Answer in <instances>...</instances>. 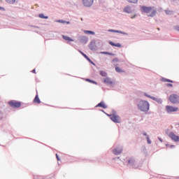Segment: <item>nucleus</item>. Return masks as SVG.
<instances>
[{
    "instance_id": "nucleus-1",
    "label": "nucleus",
    "mask_w": 179,
    "mask_h": 179,
    "mask_svg": "<svg viewBox=\"0 0 179 179\" xmlns=\"http://www.w3.org/2000/svg\"><path fill=\"white\" fill-rule=\"evenodd\" d=\"M137 108L142 113H148L150 110V104L149 101L141 99L137 103Z\"/></svg>"
},
{
    "instance_id": "nucleus-2",
    "label": "nucleus",
    "mask_w": 179,
    "mask_h": 179,
    "mask_svg": "<svg viewBox=\"0 0 179 179\" xmlns=\"http://www.w3.org/2000/svg\"><path fill=\"white\" fill-rule=\"evenodd\" d=\"M141 9L142 12L147 13V16H148V17H155V16H156V10H153L152 7L142 6Z\"/></svg>"
},
{
    "instance_id": "nucleus-3",
    "label": "nucleus",
    "mask_w": 179,
    "mask_h": 179,
    "mask_svg": "<svg viewBox=\"0 0 179 179\" xmlns=\"http://www.w3.org/2000/svg\"><path fill=\"white\" fill-rule=\"evenodd\" d=\"M109 117H110L111 121H113V122H115V124H120V122H121V117H120V116L115 114V110L113 111L112 115H109Z\"/></svg>"
},
{
    "instance_id": "nucleus-4",
    "label": "nucleus",
    "mask_w": 179,
    "mask_h": 179,
    "mask_svg": "<svg viewBox=\"0 0 179 179\" xmlns=\"http://www.w3.org/2000/svg\"><path fill=\"white\" fill-rule=\"evenodd\" d=\"M165 110L168 114H171L172 113H177L178 108L167 105L165 107Z\"/></svg>"
},
{
    "instance_id": "nucleus-5",
    "label": "nucleus",
    "mask_w": 179,
    "mask_h": 179,
    "mask_svg": "<svg viewBox=\"0 0 179 179\" xmlns=\"http://www.w3.org/2000/svg\"><path fill=\"white\" fill-rule=\"evenodd\" d=\"M166 135H168L169 136V138L173 141L174 142H179V136L176 135V134H174V132L171 131V132H168L167 131H166Z\"/></svg>"
},
{
    "instance_id": "nucleus-6",
    "label": "nucleus",
    "mask_w": 179,
    "mask_h": 179,
    "mask_svg": "<svg viewBox=\"0 0 179 179\" xmlns=\"http://www.w3.org/2000/svg\"><path fill=\"white\" fill-rule=\"evenodd\" d=\"M169 101L171 103H173V104H177V103H179V96L176 94H173L170 95Z\"/></svg>"
},
{
    "instance_id": "nucleus-7",
    "label": "nucleus",
    "mask_w": 179,
    "mask_h": 179,
    "mask_svg": "<svg viewBox=\"0 0 179 179\" xmlns=\"http://www.w3.org/2000/svg\"><path fill=\"white\" fill-rule=\"evenodd\" d=\"M127 164L131 167H134V169H138L136 160L134 157L129 158L127 159Z\"/></svg>"
},
{
    "instance_id": "nucleus-8",
    "label": "nucleus",
    "mask_w": 179,
    "mask_h": 179,
    "mask_svg": "<svg viewBox=\"0 0 179 179\" xmlns=\"http://www.w3.org/2000/svg\"><path fill=\"white\" fill-rule=\"evenodd\" d=\"M82 3L85 8H92L94 3V0H82Z\"/></svg>"
},
{
    "instance_id": "nucleus-9",
    "label": "nucleus",
    "mask_w": 179,
    "mask_h": 179,
    "mask_svg": "<svg viewBox=\"0 0 179 179\" xmlns=\"http://www.w3.org/2000/svg\"><path fill=\"white\" fill-rule=\"evenodd\" d=\"M89 48L91 50V51H97L99 50V48L97 45H96V41L92 40L90 44H89Z\"/></svg>"
},
{
    "instance_id": "nucleus-10",
    "label": "nucleus",
    "mask_w": 179,
    "mask_h": 179,
    "mask_svg": "<svg viewBox=\"0 0 179 179\" xmlns=\"http://www.w3.org/2000/svg\"><path fill=\"white\" fill-rule=\"evenodd\" d=\"M144 96H145V97H148L149 99H151L152 100H154V101H157V103H159V104H162V103H163V101L160 98L152 96L148 94L147 93H145Z\"/></svg>"
},
{
    "instance_id": "nucleus-11",
    "label": "nucleus",
    "mask_w": 179,
    "mask_h": 179,
    "mask_svg": "<svg viewBox=\"0 0 179 179\" xmlns=\"http://www.w3.org/2000/svg\"><path fill=\"white\" fill-rule=\"evenodd\" d=\"M123 12H124V13L131 14L135 12V9H133L132 6L128 5L126 7H124Z\"/></svg>"
},
{
    "instance_id": "nucleus-12",
    "label": "nucleus",
    "mask_w": 179,
    "mask_h": 179,
    "mask_svg": "<svg viewBox=\"0 0 179 179\" xmlns=\"http://www.w3.org/2000/svg\"><path fill=\"white\" fill-rule=\"evenodd\" d=\"M8 104L10 106V107H13V108H19V107L22 106V103L20 102H16L14 101H9Z\"/></svg>"
},
{
    "instance_id": "nucleus-13",
    "label": "nucleus",
    "mask_w": 179,
    "mask_h": 179,
    "mask_svg": "<svg viewBox=\"0 0 179 179\" xmlns=\"http://www.w3.org/2000/svg\"><path fill=\"white\" fill-rule=\"evenodd\" d=\"M78 41L80 43H82L83 44H87V42L89 41V38L86 36H80L78 37Z\"/></svg>"
},
{
    "instance_id": "nucleus-14",
    "label": "nucleus",
    "mask_w": 179,
    "mask_h": 179,
    "mask_svg": "<svg viewBox=\"0 0 179 179\" xmlns=\"http://www.w3.org/2000/svg\"><path fill=\"white\" fill-rule=\"evenodd\" d=\"M114 155H115L116 156H118V155H121V153H122V146L119 145L117 146L116 148H115L113 150Z\"/></svg>"
},
{
    "instance_id": "nucleus-15",
    "label": "nucleus",
    "mask_w": 179,
    "mask_h": 179,
    "mask_svg": "<svg viewBox=\"0 0 179 179\" xmlns=\"http://www.w3.org/2000/svg\"><path fill=\"white\" fill-rule=\"evenodd\" d=\"M108 31H109L110 33H119L120 34H123L124 36H128L127 33L115 29H108Z\"/></svg>"
},
{
    "instance_id": "nucleus-16",
    "label": "nucleus",
    "mask_w": 179,
    "mask_h": 179,
    "mask_svg": "<svg viewBox=\"0 0 179 179\" xmlns=\"http://www.w3.org/2000/svg\"><path fill=\"white\" fill-rule=\"evenodd\" d=\"M103 83L106 85H114V82L113 81V80H111V78L108 77H106L103 79Z\"/></svg>"
},
{
    "instance_id": "nucleus-17",
    "label": "nucleus",
    "mask_w": 179,
    "mask_h": 179,
    "mask_svg": "<svg viewBox=\"0 0 179 179\" xmlns=\"http://www.w3.org/2000/svg\"><path fill=\"white\" fill-rule=\"evenodd\" d=\"M96 107H101V108H107V105L104 103V101H101L99 103H98Z\"/></svg>"
},
{
    "instance_id": "nucleus-18",
    "label": "nucleus",
    "mask_w": 179,
    "mask_h": 179,
    "mask_svg": "<svg viewBox=\"0 0 179 179\" xmlns=\"http://www.w3.org/2000/svg\"><path fill=\"white\" fill-rule=\"evenodd\" d=\"M34 103H37V104H40V103H41V101H40V98H38V95H36L34 99Z\"/></svg>"
},
{
    "instance_id": "nucleus-19",
    "label": "nucleus",
    "mask_w": 179,
    "mask_h": 179,
    "mask_svg": "<svg viewBox=\"0 0 179 179\" xmlns=\"http://www.w3.org/2000/svg\"><path fill=\"white\" fill-rule=\"evenodd\" d=\"M62 38H64V40H66V41H73V39H72V38H71V37L66 36L65 35H62Z\"/></svg>"
},
{
    "instance_id": "nucleus-20",
    "label": "nucleus",
    "mask_w": 179,
    "mask_h": 179,
    "mask_svg": "<svg viewBox=\"0 0 179 179\" xmlns=\"http://www.w3.org/2000/svg\"><path fill=\"white\" fill-rule=\"evenodd\" d=\"M84 33L85 34H92V36H94V34H96V33L93 31H89V30H85Z\"/></svg>"
},
{
    "instance_id": "nucleus-21",
    "label": "nucleus",
    "mask_w": 179,
    "mask_h": 179,
    "mask_svg": "<svg viewBox=\"0 0 179 179\" xmlns=\"http://www.w3.org/2000/svg\"><path fill=\"white\" fill-rule=\"evenodd\" d=\"M100 54H103L105 55H112V56L115 55V54L111 53V52H101Z\"/></svg>"
},
{
    "instance_id": "nucleus-22",
    "label": "nucleus",
    "mask_w": 179,
    "mask_h": 179,
    "mask_svg": "<svg viewBox=\"0 0 179 179\" xmlns=\"http://www.w3.org/2000/svg\"><path fill=\"white\" fill-rule=\"evenodd\" d=\"M162 82H169V83H174V81H173L170 79L164 78H163L162 79Z\"/></svg>"
},
{
    "instance_id": "nucleus-23",
    "label": "nucleus",
    "mask_w": 179,
    "mask_h": 179,
    "mask_svg": "<svg viewBox=\"0 0 179 179\" xmlns=\"http://www.w3.org/2000/svg\"><path fill=\"white\" fill-rule=\"evenodd\" d=\"M7 3H10V5H13L16 2V0H6Z\"/></svg>"
},
{
    "instance_id": "nucleus-24",
    "label": "nucleus",
    "mask_w": 179,
    "mask_h": 179,
    "mask_svg": "<svg viewBox=\"0 0 179 179\" xmlns=\"http://www.w3.org/2000/svg\"><path fill=\"white\" fill-rule=\"evenodd\" d=\"M38 17L41 19H48V16H45L43 13L39 14Z\"/></svg>"
},
{
    "instance_id": "nucleus-25",
    "label": "nucleus",
    "mask_w": 179,
    "mask_h": 179,
    "mask_svg": "<svg viewBox=\"0 0 179 179\" xmlns=\"http://www.w3.org/2000/svg\"><path fill=\"white\" fill-rule=\"evenodd\" d=\"M99 73H100L101 76H104V77L107 76V73L104 71H100Z\"/></svg>"
},
{
    "instance_id": "nucleus-26",
    "label": "nucleus",
    "mask_w": 179,
    "mask_h": 179,
    "mask_svg": "<svg viewBox=\"0 0 179 179\" xmlns=\"http://www.w3.org/2000/svg\"><path fill=\"white\" fill-rule=\"evenodd\" d=\"M129 3H138V0H127Z\"/></svg>"
},
{
    "instance_id": "nucleus-27",
    "label": "nucleus",
    "mask_w": 179,
    "mask_h": 179,
    "mask_svg": "<svg viewBox=\"0 0 179 179\" xmlns=\"http://www.w3.org/2000/svg\"><path fill=\"white\" fill-rule=\"evenodd\" d=\"M86 81L90 82V83H94V85H97V83L96 81H93V80L89 79V78H87Z\"/></svg>"
},
{
    "instance_id": "nucleus-28",
    "label": "nucleus",
    "mask_w": 179,
    "mask_h": 179,
    "mask_svg": "<svg viewBox=\"0 0 179 179\" xmlns=\"http://www.w3.org/2000/svg\"><path fill=\"white\" fill-rule=\"evenodd\" d=\"M146 139L147 143H148V145H150L152 143V141H150V138L149 137V136H147Z\"/></svg>"
},
{
    "instance_id": "nucleus-29",
    "label": "nucleus",
    "mask_w": 179,
    "mask_h": 179,
    "mask_svg": "<svg viewBox=\"0 0 179 179\" xmlns=\"http://www.w3.org/2000/svg\"><path fill=\"white\" fill-rule=\"evenodd\" d=\"M57 23H62L63 24H65L66 21L64 20H56Z\"/></svg>"
},
{
    "instance_id": "nucleus-30",
    "label": "nucleus",
    "mask_w": 179,
    "mask_h": 179,
    "mask_svg": "<svg viewBox=\"0 0 179 179\" xmlns=\"http://www.w3.org/2000/svg\"><path fill=\"white\" fill-rule=\"evenodd\" d=\"M115 71H116V72H122V71L121 70V69L120 68V67H118V66H116L115 67Z\"/></svg>"
},
{
    "instance_id": "nucleus-31",
    "label": "nucleus",
    "mask_w": 179,
    "mask_h": 179,
    "mask_svg": "<svg viewBox=\"0 0 179 179\" xmlns=\"http://www.w3.org/2000/svg\"><path fill=\"white\" fill-rule=\"evenodd\" d=\"M174 30H176V31H179V25H176L173 27Z\"/></svg>"
},
{
    "instance_id": "nucleus-32",
    "label": "nucleus",
    "mask_w": 179,
    "mask_h": 179,
    "mask_svg": "<svg viewBox=\"0 0 179 179\" xmlns=\"http://www.w3.org/2000/svg\"><path fill=\"white\" fill-rule=\"evenodd\" d=\"M110 45H112L113 47H115V43L113 41H109Z\"/></svg>"
},
{
    "instance_id": "nucleus-33",
    "label": "nucleus",
    "mask_w": 179,
    "mask_h": 179,
    "mask_svg": "<svg viewBox=\"0 0 179 179\" xmlns=\"http://www.w3.org/2000/svg\"><path fill=\"white\" fill-rule=\"evenodd\" d=\"M120 62V59H118V58H114L113 59V62L115 63V62Z\"/></svg>"
},
{
    "instance_id": "nucleus-34",
    "label": "nucleus",
    "mask_w": 179,
    "mask_h": 179,
    "mask_svg": "<svg viewBox=\"0 0 179 179\" xmlns=\"http://www.w3.org/2000/svg\"><path fill=\"white\" fill-rule=\"evenodd\" d=\"M165 12L166 15H171V13H173V12L170 10H165Z\"/></svg>"
},
{
    "instance_id": "nucleus-35",
    "label": "nucleus",
    "mask_w": 179,
    "mask_h": 179,
    "mask_svg": "<svg viewBox=\"0 0 179 179\" xmlns=\"http://www.w3.org/2000/svg\"><path fill=\"white\" fill-rule=\"evenodd\" d=\"M166 85L168 87H173V84H171V83H166Z\"/></svg>"
},
{
    "instance_id": "nucleus-36",
    "label": "nucleus",
    "mask_w": 179,
    "mask_h": 179,
    "mask_svg": "<svg viewBox=\"0 0 179 179\" xmlns=\"http://www.w3.org/2000/svg\"><path fill=\"white\" fill-rule=\"evenodd\" d=\"M79 52L81 53V55H83V57L84 58L85 57V56H87L86 54L83 53V52H82V51H80V50H79Z\"/></svg>"
},
{
    "instance_id": "nucleus-37",
    "label": "nucleus",
    "mask_w": 179,
    "mask_h": 179,
    "mask_svg": "<svg viewBox=\"0 0 179 179\" xmlns=\"http://www.w3.org/2000/svg\"><path fill=\"white\" fill-rule=\"evenodd\" d=\"M115 47L120 48L121 45H120V43H115Z\"/></svg>"
},
{
    "instance_id": "nucleus-38",
    "label": "nucleus",
    "mask_w": 179,
    "mask_h": 179,
    "mask_svg": "<svg viewBox=\"0 0 179 179\" xmlns=\"http://www.w3.org/2000/svg\"><path fill=\"white\" fill-rule=\"evenodd\" d=\"M143 136H149L148 135V133L147 132H143Z\"/></svg>"
},
{
    "instance_id": "nucleus-39",
    "label": "nucleus",
    "mask_w": 179,
    "mask_h": 179,
    "mask_svg": "<svg viewBox=\"0 0 179 179\" xmlns=\"http://www.w3.org/2000/svg\"><path fill=\"white\" fill-rule=\"evenodd\" d=\"M136 16H137V15L135 14L134 16H131V19H135V17H136Z\"/></svg>"
},
{
    "instance_id": "nucleus-40",
    "label": "nucleus",
    "mask_w": 179,
    "mask_h": 179,
    "mask_svg": "<svg viewBox=\"0 0 179 179\" xmlns=\"http://www.w3.org/2000/svg\"><path fill=\"white\" fill-rule=\"evenodd\" d=\"M170 148H171V149H173V148H176V145H170Z\"/></svg>"
},
{
    "instance_id": "nucleus-41",
    "label": "nucleus",
    "mask_w": 179,
    "mask_h": 179,
    "mask_svg": "<svg viewBox=\"0 0 179 179\" xmlns=\"http://www.w3.org/2000/svg\"><path fill=\"white\" fill-rule=\"evenodd\" d=\"M56 157H57V159L58 161L60 160V159H59V157H58V154H56Z\"/></svg>"
},
{
    "instance_id": "nucleus-42",
    "label": "nucleus",
    "mask_w": 179,
    "mask_h": 179,
    "mask_svg": "<svg viewBox=\"0 0 179 179\" xmlns=\"http://www.w3.org/2000/svg\"><path fill=\"white\" fill-rule=\"evenodd\" d=\"M66 24H71V22H69V21H66Z\"/></svg>"
},
{
    "instance_id": "nucleus-43",
    "label": "nucleus",
    "mask_w": 179,
    "mask_h": 179,
    "mask_svg": "<svg viewBox=\"0 0 179 179\" xmlns=\"http://www.w3.org/2000/svg\"><path fill=\"white\" fill-rule=\"evenodd\" d=\"M0 10H5V8L3 7L0 6Z\"/></svg>"
},
{
    "instance_id": "nucleus-44",
    "label": "nucleus",
    "mask_w": 179,
    "mask_h": 179,
    "mask_svg": "<svg viewBox=\"0 0 179 179\" xmlns=\"http://www.w3.org/2000/svg\"><path fill=\"white\" fill-rule=\"evenodd\" d=\"M158 139H159V142H163V140L160 137H158Z\"/></svg>"
},
{
    "instance_id": "nucleus-45",
    "label": "nucleus",
    "mask_w": 179,
    "mask_h": 179,
    "mask_svg": "<svg viewBox=\"0 0 179 179\" xmlns=\"http://www.w3.org/2000/svg\"><path fill=\"white\" fill-rule=\"evenodd\" d=\"M85 59L87 60L89 59V57H87V56H85Z\"/></svg>"
},
{
    "instance_id": "nucleus-46",
    "label": "nucleus",
    "mask_w": 179,
    "mask_h": 179,
    "mask_svg": "<svg viewBox=\"0 0 179 179\" xmlns=\"http://www.w3.org/2000/svg\"><path fill=\"white\" fill-rule=\"evenodd\" d=\"M33 73H36V69L32 70Z\"/></svg>"
},
{
    "instance_id": "nucleus-47",
    "label": "nucleus",
    "mask_w": 179,
    "mask_h": 179,
    "mask_svg": "<svg viewBox=\"0 0 179 179\" xmlns=\"http://www.w3.org/2000/svg\"><path fill=\"white\" fill-rule=\"evenodd\" d=\"M90 64H92V65H94V62H91V63Z\"/></svg>"
},
{
    "instance_id": "nucleus-48",
    "label": "nucleus",
    "mask_w": 179,
    "mask_h": 179,
    "mask_svg": "<svg viewBox=\"0 0 179 179\" xmlns=\"http://www.w3.org/2000/svg\"><path fill=\"white\" fill-rule=\"evenodd\" d=\"M90 60H91L90 58H89V59H87V61H89V62H90Z\"/></svg>"
},
{
    "instance_id": "nucleus-49",
    "label": "nucleus",
    "mask_w": 179,
    "mask_h": 179,
    "mask_svg": "<svg viewBox=\"0 0 179 179\" xmlns=\"http://www.w3.org/2000/svg\"><path fill=\"white\" fill-rule=\"evenodd\" d=\"M91 62H92V59H91L89 62H90V63H91Z\"/></svg>"
},
{
    "instance_id": "nucleus-50",
    "label": "nucleus",
    "mask_w": 179,
    "mask_h": 179,
    "mask_svg": "<svg viewBox=\"0 0 179 179\" xmlns=\"http://www.w3.org/2000/svg\"><path fill=\"white\" fill-rule=\"evenodd\" d=\"M81 20H83V18H81Z\"/></svg>"
},
{
    "instance_id": "nucleus-51",
    "label": "nucleus",
    "mask_w": 179,
    "mask_h": 179,
    "mask_svg": "<svg viewBox=\"0 0 179 179\" xmlns=\"http://www.w3.org/2000/svg\"><path fill=\"white\" fill-rule=\"evenodd\" d=\"M158 30H160V29H159V28H158Z\"/></svg>"
},
{
    "instance_id": "nucleus-52",
    "label": "nucleus",
    "mask_w": 179,
    "mask_h": 179,
    "mask_svg": "<svg viewBox=\"0 0 179 179\" xmlns=\"http://www.w3.org/2000/svg\"><path fill=\"white\" fill-rule=\"evenodd\" d=\"M178 125H179V123L178 124Z\"/></svg>"
}]
</instances>
